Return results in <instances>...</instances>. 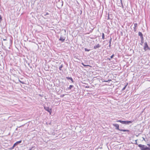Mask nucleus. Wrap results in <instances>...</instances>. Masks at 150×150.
<instances>
[{"mask_svg": "<svg viewBox=\"0 0 150 150\" xmlns=\"http://www.w3.org/2000/svg\"><path fill=\"white\" fill-rule=\"evenodd\" d=\"M112 125L114 127H115V129L118 130L120 131L127 132H129V130L128 129H119V126L117 124L113 123L112 124Z\"/></svg>", "mask_w": 150, "mask_h": 150, "instance_id": "nucleus-1", "label": "nucleus"}, {"mask_svg": "<svg viewBox=\"0 0 150 150\" xmlns=\"http://www.w3.org/2000/svg\"><path fill=\"white\" fill-rule=\"evenodd\" d=\"M116 122H120L122 124L124 125H129V124L133 122L132 121H122L121 120H117L116 121Z\"/></svg>", "mask_w": 150, "mask_h": 150, "instance_id": "nucleus-2", "label": "nucleus"}, {"mask_svg": "<svg viewBox=\"0 0 150 150\" xmlns=\"http://www.w3.org/2000/svg\"><path fill=\"white\" fill-rule=\"evenodd\" d=\"M138 146L140 148L141 150H150V147H148L145 145L139 144Z\"/></svg>", "mask_w": 150, "mask_h": 150, "instance_id": "nucleus-3", "label": "nucleus"}, {"mask_svg": "<svg viewBox=\"0 0 150 150\" xmlns=\"http://www.w3.org/2000/svg\"><path fill=\"white\" fill-rule=\"evenodd\" d=\"M144 49L145 51H146L147 50H150V48L149 47L146 42L144 43Z\"/></svg>", "mask_w": 150, "mask_h": 150, "instance_id": "nucleus-4", "label": "nucleus"}, {"mask_svg": "<svg viewBox=\"0 0 150 150\" xmlns=\"http://www.w3.org/2000/svg\"><path fill=\"white\" fill-rule=\"evenodd\" d=\"M44 108L46 111L49 112L50 115L51 114L52 112L51 109L50 108L48 107L45 106L44 107Z\"/></svg>", "mask_w": 150, "mask_h": 150, "instance_id": "nucleus-5", "label": "nucleus"}, {"mask_svg": "<svg viewBox=\"0 0 150 150\" xmlns=\"http://www.w3.org/2000/svg\"><path fill=\"white\" fill-rule=\"evenodd\" d=\"M65 39V37H63L62 35H61L59 40L61 41L62 42H63L64 41Z\"/></svg>", "mask_w": 150, "mask_h": 150, "instance_id": "nucleus-6", "label": "nucleus"}, {"mask_svg": "<svg viewBox=\"0 0 150 150\" xmlns=\"http://www.w3.org/2000/svg\"><path fill=\"white\" fill-rule=\"evenodd\" d=\"M141 43H140L141 45H142L143 44L144 42V38H141Z\"/></svg>", "mask_w": 150, "mask_h": 150, "instance_id": "nucleus-7", "label": "nucleus"}, {"mask_svg": "<svg viewBox=\"0 0 150 150\" xmlns=\"http://www.w3.org/2000/svg\"><path fill=\"white\" fill-rule=\"evenodd\" d=\"M100 47V46L99 45V44H98L97 45L94 46L93 48L95 49H96L97 48H99Z\"/></svg>", "mask_w": 150, "mask_h": 150, "instance_id": "nucleus-8", "label": "nucleus"}, {"mask_svg": "<svg viewBox=\"0 0 150 150\" xmlns=\"http://www.w3.org/2000/svg\"><path fill=\"white\" fill-rule=\"evenodd\" d=\"M21 142H22V141L20 140L19 141H18V142H16V143H15L14 144V145H15L16 146L17 145H18V144L21 143Z\"/></svg>", "mask_w": 150, "mask_h": 150, "instance_id": "nucleus-9", "label": "nucleus"}, {"mask_svg": "<svg viewBox=\"0 0 150 150\" xmlns=\"http://www.w3.org/2000/svg\"><path fill=\"white\" fill-rule=\"evenodd\" d=\"M66 79H67V80H71V81H72V82L73 83L74 82V81L72 79V78L71 77H66Z\"/></svg>", "mask_w": 150, "mask_h": 150, "instance_id": "nucleus-10", "label": "nucleus"}, {"mask_svg": "<svg viewBox=\"0 0 150 150\" xmlns=\"http://www.w3.org/2000/svg\"><path fill=\"white\" fill-rule=\"evenodd\" d=\"M134 32H135L136 30V27L137 26V23H134Z\"/></svg>", "mask_w": 150, "mask_h": 150, "instance_id": "nucleus-11", "label": "nucleus"}, {"mask_svg": "<svg viewBox=\"0 0 150 150\" xmlns=\"http://www.w3.org/2000/svg\"><path fill=\"white\" fill-rule=\"evenodd\" d=\"M138 35L141 38L143 37V35L141 32H139L138 33Z\"/></svg>", "mask_w": 150, "mask_h": 150, "instance_id": "nucleus-12", "label": "nucleus"}, {"mask_svg": "<svg viewBox=\"0 0 150 150\" xmlns=\"http://www.w3.org/2000/svg\"><path fill=\"white\" fill-rule=\"evenodd\" d=\"M63 67V65L62 64L61 66L59 67V69L60 70H62V68Z\"/></svg>", "mask_w": 150, "mask_h": 150, "instance_id": "nucleus-13", "label": "nucleus"}, {"mask_svg": "<svg viewBox=\"0 0 150 150\" xmlns=\"http://www.w3.org/2000/svg\"><path fill=\"white\" fill-rule=\"evenodd\" d=\"M120 5H121V6H122V8H124V7L123 6V4L122 3V0H120Z\"/></svg>", "mask_w": 150, "mask_h": 150, "instance_id": "nucleus-14", "label": "nucleus"}, {"mask_svg": "<svg viewBox=\"0 0 150 150\" xmlns=\"http://www.w3.org/2000/svg\"><path fill=\"white\" fill-rule=\"evenodd\" d=\"M73 87V86L72 85H70L69 86V87L68 88V89L69 90H71V89Z\"/></svg>", "mask_w": 150, "mask_h": 150, "instance_id": "nucleus-15", "label": "nucleus"}, {"mask_svg": "<svg viewBox=\"0 0 150 150\" xmlns=\"http://www.w3.org/2000/svg\"><path fill=\"white\" fill-rule=\"evenodd\" d=\"M102 38L104 40L105 39V35L103 33L102 34Z\"/></svg>", "mask_w": 150, "mask_h": 150, "instance_id": "nucleus-16", "label": "nucleus"}, {"mask_svg": "<svg viewBox=\"0 0 150 150\" xmlns=\"http://www.w3.org/2000/svg\"><path fill=\"white\" fill-rule=\"evenodd\" d=\"M84 50H85V51H87V52H89L90 51V49H87V48H85L84 49Z\"/></svg>", "mask_w": 150, "mask_h": 150, "instance_id": "nucleus-17", "label": "nucleus"}, {"mask_svg": "<svg viewBox=\"0 0 150 150\" xmlns=\"http://www.w3.org/2000/svg\"><path fill=\"white\" fill-rule=\"evenodd\" d=\"M127 86V85H126V86H125V87H123V88L122 89V90L123 91L124 90H125V88H126Z\"/></svg>", "mask_w": 150, "mask_h": 150, "instance_id": "nucleus-18", "label": "nucleus"}, {"mask_svg": "<svg viewBox=\"0 0 150 150\" xmlns=\"http://www.w3.org/2000/svg\"><path fill=\"white\" fill-rule=\"evenodd\" d=\"M82 65L84 66V67H86V66H89V65H85L84 64H83V63H82Z\"/></svg>", "mask_w": 150, "mask_h": 150, "instance_id": "nucleus-19", "label": "nucleus"}, {"mask_svg": "<svg viewBox=\"0 0 150 150\" xmlns=\"http://www.w3.org/2000/svg\"><path fill=\"white\" fill-rule=\"evenodd\" d=\"M111 41H112V38L111 37L110 38V40L109 41V43H110V44L111 43Z\"/></svg>", "mask_w": 150, "mask_h": 150, "instance_id": "nucleus-20", "label": "nucleus"}, {"mask_svg": "<svg viewBox=\"0 0 150 150\" xmlns=\"http://www.w3.org/2000/svg\"><path fill=\"white\" fill-rule=\"evenodd\" d=\"M19 82H20L21 83H22V84H24V83L23 82H22V81H21L20 80H19Z\"/></svg>", "mask_w": 150, "mask_h": 150, "instance_id": "nucleus-21", "label": "nucleus"}, {"mask_svg": "<svg viewBox=\"0 0 150 150\" xmlns=\"http://www.w3.org/2000/svg\"><path fill=\"white\" fill-rule=\"evenodd\" d=\"M114 56V54H113L112 55H111L110 56V58L112 59V58H113V57Z\"/></svg>", "mask_w": 150, "mask_h": 150, "instance_id": "nucleus-22", "label": "nucleus"}, {"mask_svg": "<svg viewBox=\"0 0 150 150\" xmlns=\"http://www.w3.org/2000/svg\"><path fill=\"white\" fill-rule=\"evenodd\" d=\"M49 15V13H48L47 12V13H46V14L44 15V16H46L47 15Z\"/></svg>", "mask_w": 150, "mask_h": 150, "instance_id": "nucleus-23", "label": "nucleus"}, {"mask_svg": "<svg viewBox=\"0 0 150 150\" xmlns=\"http://www.w3.org/2000/svg\"><path fill=\"white\" fill-rule=\"evenodd\" d=\"M111 81V80H108V81H104V82H108L109 81Z\"/></svg>", "mask_w": 150, "mask_h": 150, "instance_id": "nucleus-24", "label": "nucleus"}, {"mask_svg": "<svg viewBox=\"0 0 150 150\" xmlns=\"http://www.w3.org/2000/svg\"><path fill=\"white\" fill-rule=\"evenodd\" d=\"M120 3H118V6H121V5H120Z\"/></svg>", "mask_w": 150, "mask_h": 150, "instance_id": "nucleus-25", "label": "nucleus"}, {"mask_svg": "<svg viewBox=\"0 0 150 150\" xmlns=\"http://www.w3.org/2000/svg\"><path fill=\"white\" fill-rule=\"evenodd\" d=\"M16 146L15 145H14V144L13 145V146H12L13 149Z\"/></svg>", "mask_w": 150, "mask_h": 150, "instance_id": "nucleus-26", "label": "nucleus"}, {"mask_svg": "<svg viewBox=\"0 0 150 150\" xmlns=\"http://www.w3.org/2000/svg\"><path fill=\"white\" fill-rule=\"evenodd\" d=\"M13 149V148L12 147H11L9 149H10V150H12V149Z\"/></svg>", "mask_w": 150, "mask_h": 150, "instance_id": "nucleus-27", "label": "nucleus"}, {"mask_svg": "<svg viewBox=\"0 0 150 150\" xmlns=\"http://www.w3.org/2000/svg\"><path fill=\"white\" fill-rule=\"evenodd\" d=\"M147 145L149 146V147H150V144H147Z\"/></svg>", "mask_w": 150, "mask_h": 150, "instance_id": "nucleus-28", "label": "nucleus"}, {"mask_svg": "<svg viewBox=\"0 0 150 150\" xmlns=\"http://www.w3.org/2000/svg\"><path fill=\"white\" fill-rule=\"evenodd\" d=\"M2 19V17L1 15H0V20H1Z\"/></svg>", "mask_w": 150, "mask_h": 150, "instance_id": "nucleus-29", "label": "nucleus"}, {"mask_svg": "<svg viewBox=\"0 0 150 150\" xmlns=\"http://www.w3.org/2000/svg\"><path fill=\"white\" fill-rule=\"evenodd\" d=\"M33 148V147H32L30 149H29V150H32V149Z\"/></svg>", "mask_w": 150, "mask_h": 150, "instance_id": "nucleus-30", "label": "nucleus"}, {"mask_svg": "<svg viewBox=\"0 0 150 150\" xmlns=\"http://www.w3.org/2000/svg\"><path fill=\"white\" fill-rule=\"evenodd\" d=\"M111 46V44L109 43V46L110 47Z\"/></svg>", "mask_w": 150, "mask_h": 150, "instance_id": "nucleus-31", "label": "nucleus"}, {"mask_svg": "<svg viewBox=\"0 0 150 150\" xmlns=\"http://www.w3.org/2000/svg\"><path fill=\"white\" fill-rule=\"evenodd\" d=\"M3 40L5 41V40H6V39H3Z\"/></svg>", "mask_w": 150, "mask_h": 150, "instance_id": "nucleus-32", "label": "nucleus"}, {"mask_svg": "<svg viewBox=\"0 0 150 150\" xmlns=\"http://www.w3.org/2000/svg\"><path fill=\"white\" fill-rule=\"evenodd\" d=\"M135 144H136V145H138V144H137V142H136Z\"/></svg>", "mask_w": 150, "mask_h": 150, "instance_id": "nucleus-33", "label": "nucleus"}, {"mask_svg": "<svg viewBox=\"0 0 150 150\" xmlns=\"http://www.w3.org/2000/svg\"><path fill=\"white\" fill-rule=\"evenodd\" d=\"M108 59H109V60H110V58H108Z\"/></svg>", "mask_w": 150, "mask_h": 150, "instance_id": "nucleus-34", "label": "nucleus"}, {"mask_svg": "<svg viewBox=\"0 0 150 150\" xmlns=\"http://www.w3.org/2000/svg\"><path fill=\"white\" fill-rule=\"evenodd\" d=\"M28 65L30 66V64L29 63L28 64Z\"/></svg>", "mask_w": 150, "mask_h": 150, "instance_id": "nucleus-35", "label": "nucleus"}, {"mask_svg": "<svg viewBox=\"0 0 150 150\" xmlns=\"http://www.w3.org/2000/svg\"><path fill=\"white\" fill-rule=\"evenodd\" d=\"M17 130V128L16 129V130Z\"/></svg>", "mask_w": 150, "mask_h": 150, "instance_id": "nucleus-36", "label": "nucleus"}, {"mask_svg": "<svg viewBox=\"0 0 150 150\" xmlns=\"http://www.w3.org/2000/svg\"><path fill=\"white\" fill-rule=\"evenodd\" d=\"M63 5V3L62 4V6Z\"/></svg>", "mask_w": 150, "mask_h": 150, "instance_id": "nucleus-37", "label": "nucleus"}]
</instances>
